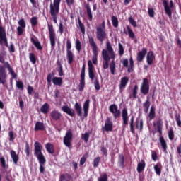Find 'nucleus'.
<instances>
[{
  "label": "nucleus",
  "instance_id": "obj_13",
  "mask_svg": "<svg viewBox=\"0 0 181 181\" xmlns=\"http://www.w3.org/2000/svg\"><path fill=\"white\" fill-rule=\"evenodd\" d=\"M122 119L123 120L122 126L124 128L129 124V116L128 115V110L127 107H123L122 110Z\"/></svg>",
  "mask_w": 181,
  "mask_h": 181
},
{
  "label": "nucleus",
  "instance_id": "obj_57",
  "mask_svg": "<svg viewBox=\"0 0 181 181\" xmlns=\"http://www.w3.org/2000/svg\"><path fill=\"white\" fill-rule=\"evenodd\" d=\"M175 120L177 122V124L181 127V119H180V113H175Z\"/></svg>",
  "mask_w": 181,
  "mask_h": 181
},
{
  "label": "nucleus",
  "instance_id": "obj_18",
  "mask_svg": "<svg viewBox=\"0 0 181 181\" xmlns=\"http://www.w3.org/2000/svg\"><path fill=\"white\" fill-rule=\"evenodd\" d=\"M156 59V55L153 51H148L146 55V62L148 65H152L153 61Z\"/></svg>",
  "mask_w": 181,
  "mask_h": 181
},
{
  "label": "nucleus",
  "instance_id": "obj_61",
  "mask_svg": "<svg viewBox=\"0 0 181 181\" xmlns=\"http://www.w3.org/2000/svg\"><path fill=\"white\" fill-rule=\"evenodd\" d=\"M53 76H54V72H50L49 74H48V75L47 76V81L48 83H52V79Z\"/></svg>",
  "mask_w": 181,
  "mask_h": 181
},
{
  "label": "nucleus",
  "instance_id": "obj_24",
  "mask_svg": "<svg viewBox=\"0 0 181 181\" xmlns=\"http://www.w3.org/2000/svg\"><path fill=\"white\" fill-rule=\"evenodd\" d=\"M50 116L54 120H59L62 117V113L59 110H52Z\"/></svg>",
  "mask_w": 181,
  "mask_h": 181
},
{
  "label": "nucleus",
  "instance_id": "obj_40",
  "mask_svg": "<svg viewBox=\"0 0 181 181\" xmlns=\"http://www.w3.org/2000/svg\"><path fill=\"white\" fill-rule=\"evenodd\" d=\"M57 63L58 65L57 71L59 72V77H61L64 75L63 65L62 64V62H60V61H59V59Z\"/></svg>",
  "mask_w": 181,
  "mask_h": 181
},
{
  "label": "nucleus",
  "instance_id": "obj_20",
  "mask_svg": "<svg viewBox=\"0 0 181 181\" xmlns=\"http://www.w3.org/2000/svg\"><path fill=\"white\" fill-rule=\"evenodd\" d=\"M129 81V79L128 76H123L122 78H121L120 83L119 85L120 90H123L124 89H125Z\"/></svg>",
  "mask_w": 181,
  "mask_h": 181
},
{
  "label": "nucleus",
  "instance_id": "obj_52",
  "mask_svg": "<svg viewBox=\"0 0 181 181\" xmlns=\"http://www.w3.org/2000/svg\"><path fill=\"white\" fill-rule=\"evenodd\" d=\"M100 160H101V158L100 156H98V158H95L94 163H93V167L98 168Z\"/></svg>",
  "mask_w": 181,
  "mask_h": 181
},
{
  "label": "nucleus",
  "instance_id": "obj_23",
  "mask_svg": "<svg viewBox=\"0 0 181 181\" xmlns=\"http://www.w3.org/2000/svg\"><path fill=\"white\" fill-rule=\"evenodd\" d=\"M85 76L84 74L83 73V71L81 70V79H80V83L78 85V90L82 91L83 90L84 88H85Z\"/></svg>",
  "mask_w": 181,
  "mask_h": 181
},
{
  "label": "nucleus",
  "instance_id": "obj_1",
  "mask_svg": "<svg viewBox=\"0 0 181 181\" xmlns=\"http://www.w3.org/2000/svg\"><path fill=\"white\" fill-rule=\"evenodd\" d=\"M34 155L37 158L40 164V173H45V165L47 162L45 156L42 153L43 146L40 141H35L34 143Z\"/></svg>",
  "mask_w": 181,
  "mask_h": 181
},
{
  "label": "nucleus",
  "instance_id": "obj_41",
  "mask_svg": "<svg viewBox=\"0 0 181 181\" xmlns=\"http://www.w3.org/2000/svg\"><path fill=\"white\" fill-rule=\"evenodd\" d=\"M111 20H112L113 27L117 28L119 26V20L117 17H116L115 16H112Z\"/></svg>",
  "mask_w": 181,
  "mask_h": 181
},
{
  "label": "nucleus",
  "instance_id": "obj_63",
  "mask_svg": "<svg viewBox=\"0 0 181 181\" xmlns=\"http://www.w3.org/2000/svg\"><path fill=\"white\" fill-rule=\"evenodd\" d=\"M94 85H95V88L97 90H99L100 89V82H99V80L98 79V78H95V81L94 82Z\"/></svg>",
  "mask_w": 181,
  "mask_h": 181
},
{
  "label": "nucleus",
  "instance_id": "obj_46",
  "mask_svg": "<svg viewBox=\"0 0 181 181\" xmlns=\"http://www.w3.org/2000/svg\"><path fill=\"white\" fill-rule=\"evenodd\" d=\"M78 25H79L80 29H81V32L82 33V34H85V33H86L85 25L82 23L81 18H78Z\"/></svg>",
  "mask_w": 181,
  "mask_h": 181
},
{
  "label": "nucleus",
  "instance_id": "obj_42",
  "mask_svg": "<svg viewBox=\"0 0 181 181\" xmlns=\"http://www.w3.org/2000/svg\"><path fill=\"white\" fill-rule=\"evenodd\" d=\"M160 166H161L160 163H157V165L154 166V170L156 175H158V176H160L162 173V169L161 168H160Z\"/></svg>",
  "mask_w": 181,
  "mask_h": 181
},
{
  "label": "nucleus",
  "instance_id": "obj_38",
  "mask_svg": "<svg viewBox=\"0 0 181 181\" xmlns=\"http://www.w3.org/2000/svg\"><path fill=\"white\" fill-rule=\"evenodd\" d=\"M134 116H132L129 122L130 124V131L132 134H135V129H134Z\"/></svg>",
  "mask_w": 181,
  "mask_h": 181
},
{
  "label": "nucleus",
  "instance_id": "obj_60",
  "mask_svg": "<svg viewBox=\"0 0 181 181\" xmlns=\"http://www.w3.org/2000/svg\"><path fill=\"white\" fill-rule=\"evenodd\" d=\"M16 86L19 89H22V90L24 89V85H23V82L22 81H17L16 83Z\"/></svg>",
  "mask_w": 181,
  "mask_h": 181
},
{
  "label": "nucleus",
  "instance_id": "obj_51",
  "mask_svg": "<svg viewBox=\"0 0 181 181\" xmlns=\"http://www.w3.org/2000/svg\"><path fill=\"white\" fill-rule=\"evenodd\" d=\"M8 136L10 142H13V141H15L16 136L14 135L13 130H10V132H8Z\"/></svg>",
  "mask_w": 181,
  "mask_h": 181
},
{
  "label": "nucleus",
  "instance_id": "obj_49",
  "mask_svg": "<svg viewBox=\"0 0 181 181\" xmlns=\"http://www.w3.org/2000/svg\"><path fill=\"white\" fill-rule=\"evenodd\" d=\"M127 33L130 38H135V34L129 25H127Z\"/></svg>",
  "mask_w": 181,
  "mask_h": 181
},
{
  "label": "nucleus",
  "instance_id": "obj_55",
  "mask_svg": "<svg viewBox=\"0 0 181 181\" xmlns=\"http://www.w3.org/2000/svg\"><path fill=\"white\" fill-rule=\"evenodd\" d=\"M18 100H19L20 109L23 110L25 107V105H24V100H23V98L21 95L18 97Z\"/></svg>",
  "mask_w": 181,
  "mask_h": 181
},
{
  "label": "nucleus",
  "instance_id": "obj_56",
  "mask_svg": "<svg viewBox=\"0 0 181 181\" xmlns=\"http://www.w3.org/2000/svg\"><path fill=\"white\" fill-rule=\"evenodd\" d=\"M124 48L122 44H121V42H119V55L122 56V55H124Z\"/></svg>",
  "mask_w": 181,
  "mask_h": 181
},
{
  "label": "nucleus",
  "instance_id": "obj_2",
  "mask_svg": "<svg viewBox=\"0 0 181 181\" xmlns=\"http://www.w3.org/2000/svg\"><path fill=\"white\" fill-rule=\"evenodd\" d=\"M6 68L12 78H16L18 76L16 72H15L13 68L11 66L8 61L5 62V65L0 64V83H3V85L6 83V79L8 78V72Z\"/></svg>",
  "mask_w": 181,
  "mask_h": 181
},
{
  "label": "nucleus",
  "instance_id": "obj_10",
  "mask_svg": "<svg viewBox=\"0 0 181 181\" xmlns=\"http://www.w3.org/2000/svg\"><path fill=\"white\" fill-rule=\"evenodd\" d=\"M96 35L97 39L100 41V42H103L107 37V33L105 31L104 28L100 27H97L96 28Z\"/></svg>",
  "mask_w": 181,
  "mask_h": 181
},
{
  "label": "nucleus",
  "instance_id": "obj_54",
  "mask_svg": "<svg viewBox=\"0 0 181 181\" xmlns=\"http://www.w3.org/2000/svg\"><path fill=\"white\" fill-rule=\"evenodd\" d=\"M89 137H90V134H89V133H88V132H86V133H83V134H82V139H83V141H85L86 144H87V142H88Z\"/></svg>",
  "mask_w": 181,
  "mask_h": 181
},
{
  "label": "nucleus",
  "instance_id": "obj_59",
  "mask_svg": "<svg viewBox=\"0 0 181 181\" xmlns=\"http://www.w3.org/2000/svg\"><path fill=\"white\" fill-rule=\"evenodd\" d=\"M156 124H157V131L158 132L160 127H161L162 124H163V120L160 118L158 119L156 121Z\"/></svg>",
  "mask_w": 181,
  "mask_h": 181
},
{
  "label": "nucleus",
  "instance_id": "obj_16",
  "mask_svg": "<svg viewBox=\"0 0 181 181\" xmlns=\"http://www.w3.org/2000/svg\"><path fill=\"white\" fill-rule=\"evenodd\" d=\"M106 50L107 51L108 55H110V59H115V51H114L110 41H107Z\"/></svg>",
  "mask_w": 181,
  "mask_h": 181
},
{
  "label": "nucleus",
  "instance_id": "obj_11",
  "mask_svg": "<svg viewBox=\"0 0 181 181\" xmlns=\"http://www.w3.org/2000/svg\"><path fill=\"white\" fill-rule=\"evenodd\" d=\"M163 4L164 6V10L165 11V13L167 14V16H168L169 18H171L172 14H173V11H172L171 8H173V7L174 6L173 1H172V0H171L170 1V6H168V3L167 0H163Z\"/></svg>",
  "mask_w": 181,
  "mask_h": 181
},
{
  "label": "nucleus",
  "instance_id": "obj_30",
  "mask_svg": "<svg viewBox=\"0 0 181 181\" xmlns=\"http://www.w3.org/2000/svg\"><path fill=\"white\" fill-rule=\"evenodd\" d=\"M146 168V162L144 160H141V162H139L137 164V172L138 173H141L144 172Z\"/></svg>",
  "mask_w": 181,
  "mask_h": 181
},
{
  "label": "nucleus",
  "instance_id": "obj_19",
  "mask_svg": "<svg viewBox=\"0 0 181 181\" xmlns=\"http://www.w3.org/2000/svg\"><path fill=\"white\" fill-rule=\"evenodd\" d=\"M88 75H89V78L90 79H91V81H93L94 78H95V73L93 71V62L92 61L89 60L88 61Z\"/></svg>",
  "mask_w": 181,
  "mask_h": 181
},
{
  "label": "nucleus",
  "instance_id": "obj_43",
  "mask_svg": "<svg viewBox=\"0 0 181 181\" xmlns=\"http://www.w3.org/2000/svg\"><path fill=\"white\" fill-rule=\"evenodd\" d=\"M112 129L113 127L106 121L105 122L104 130L106 131L107 132H112Z\"/></svg>",
  "mask_w": 181,
  "mask_h": 181
},
{
  "label": "nucleus",
  "instance_id": "obj_3",
  "mask_svg": "<svg viewBox=\"0 0 181 181\" xmlns=\"http://www.w3.org/2000/svg\"><path fill=\"white\" fill-rule=\"evenodd\" d=\"M0 46L5 49V47H7L8 52L12 54L16 52L15 45L13 43L8 44V36L5 27H3L2 24H0Z\"/></svg>",
  "mask_w": 181,
  "mask_h": 181
},
{
  "label": "nucleus",
  "instance_id": "obj_35",
  "mask_svg": "<svg viewBox=\"0 0 181 181\" xmlns=\"http://www.w3.org/2000/svg\"><path fill=\"white\" fill-rule=\"evenodd\" d=\"M150 106H151V101L149 98H147V99L143 103V107L145 113H148Z\"/></svg>",
  "mask_w": 181,
  "mask_h": 181
},
{
  "label": "nucleus",
  "instance_id": "obj_25",
  "mask_svg": "<svg viewBox=\"0 0 181 181\" xmlns=\"http://www.w3.org/2000/svg\"><path fill=\"white\" fill-rule=\"evenodd\" d=\"M10 155L11 156V159H13L14 165H17L19 160L18 155H17L15 150H11Z\"/></svg>",
  "mask_w": 181,
  "mask_h": 181
},
{
  "label": "nucleus",
  "instance_id": "obj_27",
  "mask_svg": "<svg viewBox=\"0 0 181 181\" xmlns=\"http://www.w3.org/2000/svg\"><path fill=\"white\" fill-rule=\"evenodd\" d=\"M136 128L139 129L140 132H142L144 129V120L143 119H136Z\"/></svg>",
  "mask_w": 181,
  "mask_h": 181
},
{
  "label": "nucleus",
  "instance_id": "obj_28",
  "mask_svg": "<svg viewBox=\"0 0 181 181\" xmlns=\"http://www.w3.org/2000/svg\"><path fill=\"white\" fill-rule=\"evenodd\" d=\"M138 90H139V85L136 84L134 85L133 89H132V93H130L129 98L132 99L134 98V99H136L138 98Z\"/></svg>",
  "mask_w": 181,
  "mask_h": 181
},
{
  "label": "nucleus",
  "instance_id": "obj_32",
  "mask_svg": "<svg viewBox=\"0 0 181 181\" xmlns=\"http://www.w3.org/2000/svg\"><path fill=\"white\" fill-rule=\"evenodd\" d=\"M85 8H86L87 16L88 18L89 21H92L93 13H92V10L90 8V6L89 3H88V4L85 5Z\"/></svg>",
  "mask_w": 181,
  "mask_h": 181
},
{
  "label": "nucleus",
  "instance_id": "obj_22",
  "mask_svg": "<svg viewBox=\"0 0 181 181\" xmlns=\"http://www.w3.org/2000/svg\"><path fill=\"white\" fill-rule=\"evenodd\" d=\"M62 109L64 112H65V113H67L70 116H75L76 115L74 109H71L68 105H64Z\"/></svg>",
  "mask_w": 181,
  "mask_h": 181
},
{
  "label": "nucleus",
  "instance_id": "obj_62",
  "mask_svg": "<svg viewBox=\"0 0 181 181\" xmlns=\"http://www.w3.org/2000/svg\"><path fill=\"white\" fill-rule=\"evenodd\" d=\"M69 173H62V175H60V178L59 181H64L66 180V177H69Z\"/></svg>",
  "mask_w": 181,
  "mask_h": 181
},
{
  "label": "nucleus",
  "instance_id": "obj_14",
  "mask_svg": "<svg viewBox=\"0 0 181 181\" xmlns=\"http://www.w3.org/2000/svg\"><path fill=\"white\" fill-rule=\"evenodd\" d=\"M109 110L111 113H113L115 119H117L121 116V110L118 109V106L115 103L110 105L109 106Z\"/></svg>",
  "mask_w": 181,
  "mask_h": 181
},
{
  "label": "nucleus",
  "instance_id": "obj_34",
  "mask_svg": "<svg viewBox=\"0 0 181 181\" xmlns=\"http://www.w3.org/2000/svg\"><path fill=\"white\" fill-rule=\"evenodd\" d=\"M74 108H75V110L76 111L78 116H80V117L83 116L82 107L81 103H78V102H76L74 105Z\"/></svg>",
  "mask_w": 181,
  "mask_h": 181
},
{
  "label": "nucleus",
  "instance_id": "obj_5",
  "mask_svg": "<svg viewBox=\"0 0 181 181\" xmlns=\"http://www.w3.org/2000/svg\"><path fill=\"white\" fill-rule=\"evenodd\" d=\"M88 41L93 53L92 61L93 64H96L98 62V45L94 40V37H93L92 35L88 36Z\"/></svg>",
  "mask_w": 181,
  "mask_h": 181
},
{
  "label": "nucleus",
  "instance_id": "obj_4",
  "mask_svg": "<svg viewBox=\"0 0 181 181\" xmlns=\"http://www.w3.org/2000/svg\"><path fill=\"white\" fill-rule=\"evenodd\" d=\"M62 0H54L53 4H50V14L53 18V21L57 23V14L60 10V4Z\"/></svg>",
  "mask_w": 181,
  "mask_h": 181
},
{
  "label": "nucleus",
  "instance_id": "obj_45",
  "mask_svg": "<svg viewBox=\"0 0 181 181\" xmlns=\"http://www.w3.org/2000/svg\"><path fill=\"white\" fill-rule=\"evenodd\" d=\"M110 68L111 74L115 75V69H116V64H115V59H112V62L110 63Z\"/></svg>",
  "mask_w": 181,
  "mask_h": 181
},
{
  "label": "nucleus",
  "instance_id": "obj_31",
  "mask_svg": "<svg viewBox=\"0 0 181 181\" xmlns=\"http://www.w3.org/2000/svg\"><path fill=\"white\" fill-rule=\"evenodd\" d=\"M45 148L49 153L53 155L55 152V148L52 143H46Z\"/></svg>",
  "mask_w": 181,
  "mask_h": 181
},
{
  "label": "nucleus",
  "instance_id": "obj_53",
  "mask_svg": "<svg viewBox=\"0 0 181 181\" xmlns=\"http://www.w3.org/2000/svg\"><path fill=\"white\" fill-rule=\"evenodd\" d=\"M4 55H6V51H4L2 52V54H0V62L1 64H4V65H6V61H5Z\"/></svg>",
  "mask_w": 181,
  "mask_h": 181
},
{
  "label": "nucleus",
  "instance_id": "obj_17",
  "mask_svg": "<svg viewBox=\"0 0 181 181\" xmlns=\"http://www.w3.org/2000/svg\"><path fill=\"white\" fill-rule=\"evenodd\" d=\"M159 142L160 144V146L162 148L163 153H168V143L164 136H163L162 137H159Z\"/></svg>",
  "mask_w": 181,
  "mask_h": 181
},
{
  "label": "nucleus",
  "instance_id": "obj_58",
  "mask_svg": "<svg viewBox=\"0 0 181 181\" xmlns=\"http://www.w3.org/2000/svg\"><path fill=\"white\" fill-rule=\"evenodd\" d=\"M19 25H21V28L23 30V28H25L26 27V23L24 20V18H21L18 21Z\"/></svg>",
  "mask_w": 181,
  "mask_h": 181
},
{
  "label": "nucleus",
  "instance_id": "obj_33",
  "mask_svg": "<svg viewBox=\"0 0 181 181\" xmlns=\"http://www.w3.org/2000/svg\"><path fill=\"white\" fill-rule=\"evenodd\" d=\"M148 117L149 120H153V119H154V117H156V107L153 105H152V106H151L149 113L148 115Z\"/></svg>",
  "mask_w": 181,
  "mask_h": 181
},
{
  "label": "nucleus",
  "instance_id": "obj_48",
  "mask_svg": "<svg viewBox=\"0 0 181 181\" xmlns=\"http://www.w3.org/2000/svg\"><path fill=\"white\" fill-rule=\"evenodd\" d=\"M30 23L32 27H35L38 24V18L36 16L32 17L30 18Z\"/></svg>",
  "mask_w": 181,
  "mask_h": 181
},
{
  "label": "nucleus",
  "instance_id": "obj_26",
  "mask_svg": "<svg viewBox=\"0 0 181 181\" xmlns=\"http://www.w3.org/2000/svg\"><path fill=\"white\" fill-rule=\"evenodd\" d=\"M30 41L35 45V47L37 48V49H40V50L43 49V47H42L41 42H40V41L38 40L36 41V40H35V38H34V37H30Z\"/></svg>",
  "mask_w": 181,
  "mask_h": 181
},
{
  "label": "nucleus",
  "instance_id": "obj_47",
  "mask_svg": "<svg viewBox=\"0 0 181 181\" xmlns=\"http://www.w3.org/2000/svg\"><path fill=\"white\" fill-rule=\"evenodd\" d=\"M168 138L170 141H173V139H175V133L173 127H170V129L168 131Z\"/></svg>",
  "mask_w": 181,
  "mask_h": 181
},
{
  "label": "nucleus",
  "instance_id": "obj_8",
  "mask_svg": "<svg viewBox=\"0 0 181 181\" xmlns=\"http://www.w3.org/2000/svg\"><path fill=\"white\" fill-rule=\"evenodd\" d=\"M71 141H73V132H71V130H67L64 136L63 142L65 146L69 149L72 148Z\"/></svg>",
  "mask_w": 181,
  "mask_h": 181
},
{
  "label": "nucleus",
  "instance_id": "obj_21",
  "mask_svg": "<svg viewBox=\"0 0 181 181\" xmlns=\"http://www.w3.org/2000/svg\"><path fill=\"white\" fill-rule=\"evenodd\" d=\"M90 109V100L87 99L83 106V117H87L88 116V112Z\"/></svg>",
  "mask_w": 181,
  "mask_h": 181
},
{
  "label": "nucleus",
  "instance_id": "obj_15",
  "mask_svg": "<svg viewBox=\"0 0 181 181\" xmlns=\"http://www.w3.org/2000/svg\"><path fill=\"white\" fill-rule=\"evenodd\" d=\"M148 52V49L143 47L141 51H139L136 54L137 62H142Z\"/></svg>",
  "mask_w": 181,
  "mask_h": 181
},
{
  "label": "nucleus",
  "instance_id": "obj_44",
  "mask_svg": "<svg viewBox=\"0 0 181 181\" xmlns=\"http://www.w3.org/2000/svg\"><path fill=\"white\" fill-rule=\"evenodd\" d=\"M29 59L32 62V64H36L37 58L34 52L29 53Z\"/></svg>",
  "mask_w": 181,
  "mask_h": 181
},
{
  "label": "nucleus",
  "instance_id": "obj_29",
  "mask_svg": "<svg viewBox=\"0 0 181 181\" xmlns=\"http://www.w3.org/2000/svg\"><path fill=\"white\" fill-rule=\"evenodd\" d=\"M45 126L43 122H36L35 124V131H45Z\"/></svg>",
  "mask_w": 181,
  "mask_h": 181
},
{
  "label": "nucleus",
  "instance_id": "obj_7",
  "mask_svg": "<svg viewBox=\"0 0 181 181\" xmlns=\"http://www.w3.org/2000/svg\"><path fill=\"white\" fill-rule=\"evenodd\" d=\"M66 59L68 64H73L74 59V54L71 51V40H67L66 41Z\"/></svg>",
  "mask_w": 181,
  "mask_h": 181
},
{
  "label": "nucleus",
  "instance_id": "obj_6",
  "mask_svg": "<svg viewBox=\"0 0 181 181\" xmlns=\"http://www.w3.org/2000/svg\"><path fill=\"white\" fill-rule=\"evenodd\" d=\"M48 30L49 34V42L51 45V49H54L56 47L57 34L54 28V25L48 23Z\"/></svg>",
  "mask_w": 181,
  "mask_h": 181
},
{
  "label": "nucleus",
  "instance_id": "obj_39",
  "mask_svg": "<svg viewBox=\"0 0 181 181\" xmlns=\"http://www.w3.org/2000/svg\"><path fill=\"white\" fill-rule=\"evenodd\" d=\"M49 105L47 102L44 103L40 107V110L42 112V113H47V112H49Z\"/></svg>",
  "mask_w": 181,
  "mask_h": 181
},
{
  "label": "nucleus",
  "instance_id": "obj_37",
  "mask_svg": "<svg viewBox=\"0 0 181 181\" xmlns=\"http://www.w3.org/2000/svg\"><path fill=\"white\" fill-rule=\"evenodd\" d=\"M119 164L122 169L124 168L125 166V156L123 154L119 155Z\"/></svg>",
  "mask_w": 181,
  "mask_h": 181
},
{
  "label": "nucleus",
  "instance_id": "obj_50",
  "mask_svg": "<svg viewBox=\"0 0 181 181\" xmlns=\"http://www.w3.org/2000/svg\"><path fill=\"white\" fill-rule=\"evenodd\" d=\"M75 45H76V49H77V51L78 52H80V51L81 50V48H82V45H81V42L79 39L76 40V41L75 42Z\"/></svg>",
  "mask_w": 181,
  "mask_h": 181
},
{
  "label": "nucleus",
  "instance_id": "obj_12",
  "mask_svg": "<svg viewBox=\"0 0 181 181\" xmlns=\"http://www.w3.org/2000/svg\"><path fill=\"white\" fill-rule=\"evenodd\" d=\"M102 55L105 61V62H103V69H107V68H109V62L110 61V57L108 54V51H107L106 49H103Z\"/></svg>",
  "mask_w": 181,
  "mask_h": 181
},
{
  "label": "nucleus",
  "instance_id": "obj_9",
  "mask_svg": "<svg viewBox=\"0 0 181 181\" xmlns=\"http://www.w3.org/2000/svg\"><path fill=\"white\" fill-rule=\"evenodd\" d=\"M150 90V83L148 78H144L140 86V91L143 95H147Z\"/></svg>",
  "mask_w": 181,
  "mask_h": 181
},
{
  "label": "nucleus",
  "instance_id": "obj_36",
  "mask_svg": "<svg viewBox=\"0 0 181 181\" xmlns=\"http://www.w3.org/2000/svg\"><path fill=\"white\" fill-rule=\"evenodd\" d=\"M54 85H62L63 83V78L59 76H54L52 79Z\"/></svg>",
  "mask_w": 181,
  "mask_h": 181
},
{
  "label": "nucleus",
  "instance_id": "obj_64",
  "mask_svg": "<svg viewBox=\"0 0 181 181\" xmlns=\"http://www.w3.org/2000/svg\"><path fill=\"white\" fill-rule=\"evenodd\" d=\"M98 181H107V173H105V175H103L100 177H98Z\"/></svg>",
  "mask_w": 181,
  "mask_h": 181
}]
</instances>
